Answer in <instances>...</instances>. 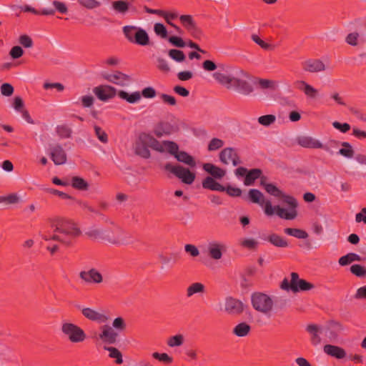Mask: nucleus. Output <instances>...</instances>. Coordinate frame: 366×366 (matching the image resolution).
I'll use <instances>...</instances> for the list:
<instances>
[{"label": "nucleus", "instance_id": "nucleus-1", "mask_svg": "<svg viewBox=\"0 0 366 366\" xmlns=\"http://www.w3.org/2000/svg\"><path fill=\"white\" fill-rule=\"evenodd\" d=\"M213 77L228 90H234L244 96H249L254 92L250 75L243 69H239L234 75L217 71L213 74Z\"/></svg>", "mask_w": 366, "mask_h": 366}, {"label": "nucleus", "instance_id": "nucleus-2", "mask_svg": "<svg viewBox=\"0 0 366 366\" xmlns=\"http://www.w3.org/2000/svg\"><path fill=\"white\" fill-rule=\"evenodd\" d=\"M109 227L104 228V242L112 245H125L130 242L131 237L114 221L109 217Z\"/></svg>", "mask_w": 366, "mask_h": 366}, {"label": "nucleus", "instance_id": "nucleus-3", "mask_svg": "<svg viewBox=\"0 0 366 366\" xmlns=\"http://www.w3.org/2000/svg\"><path fill=\"white\" fill-rule=\"evenodd\" d=\"M283 202L290 206L289 209L282 208L280 206L273 207L271 202L267 200L265 202L264 213L267 216H272L276 213L280 218L287 220L295 219L297 215L296 208L298 204L297 200L292 196H284Z\"/></svg>", "mask_w": 366, "mask_h": 366}, {"label": "nucleus", "instance_id": "nucleus-4", "mask_svg": "<svg viewBox=\"0 0 366 366\" xmlns=\"http://www.w3.org/2000/svg\"><path fill=\"white\" fill-rule=\"evenodd\" d=\"M50 224L54 232L63 234L67 239L77 237L81 234L77 224L69 219L56 217L50 219Z\"/></svg>", "mask_w": 366, "mask_h": 366}, {"label": "nucleus", "instance_id": "nucleus-5", "mask_svg": "<svg viewBox=\"0 0 366 366\" xmlns=\"http://www.w3.org/2000/svg\"><path fill=\"white\" fill-rule=\"evenodd\" d=\"M61 332L73 344L81 343L86 339V335L84 330L77 325L70 322H62Z\"/></svg>", "mask_w": 366, "mask_h": 366}, {"label": "nucleus", "instance_id": "nucleus-6", "mask_svg": "<svg viewBox=\"0 0 366 366\" xmlns=\"http://www.w3.org/2000/svg\"><path fill=\"white\" fill-rule=\"evenodd\" d=\"M280 287L286 291L292 290L293 292H297L312 290L315 285L303 279H300L297 272H292L290 282L287 278H285L280 285Z\"/></svg>", "mask_w": 366, "mask_h": 366}, {"label": "nucleus", "instance_id": "nucleus-7", "mask_svg": "<svg viewBox=\"0 0 366 366\" xmlns=\"http://www.w3.org/2000/svg\"><path fill=\"white\" fill-rule=\"evenodd\" d=\"M251 301L253 308L265 315H270L272 312L274 302L272 298L262 292H255L252 295Z\"/></svg>", "mask_w": 366, "mask_h": 366}, {"label": "nucleus", "instance_id": "nucleus-8", "mask_svg": "<svg viewBox=\"0 0 366 366\" xmlns=\"http://www.w3.org/2000/svg\"><path fill=\"white\" fill-rule=\"evenodd\" d=\"M164 167L165 170L172 172L184 184H191L195 179V174L190 172L189 169L184 168L182 166H173L170 163H167Z\"/></svg>", "mask_w": 366, "mask_h": 366}, {"label": "nucleus", "instance_id": "nucleus-9", "mask_svg": "<svg viewBox=\"0 0 366 366\" xmlns=\"http://www.w3.org/2000/svg\"><path fill=\"white\" fill-rule=\"evenodd\" d=\"M227 246L224 243L212 240L208 242L207 246V251L208 256L214 260H219L223 255V253L227 251Z\"/></svg>", "mask_w": 366, "mask_h": 366}, {"label": "nucleus", "instance_id": "nucleus-10", "mask_svg": "<svg viewBox=\"0 0 366 366\" xmlns=\"http://www.w3.org/2000/svg\"><path fill=\"white\" fill-rule=\"evenodd\" d=\"M244 306L242 301L228 297L224 301V310L230 315H239L244 311Z\"/></svg>", "mask_w": 366, "mask_h": 366}, {"label": "nucleus", "instance_id": "nucleus-11", "mask_svg": "<svg viewBox=\"0 0 366 366\" xmlns=\"http://www.w3.org/2000/svg\"><path fill=\"white\" fill-rule=\"evenodd\" d=\"M219 159L224 164H229L232 162V165L236 167L241 164L240 158L232 147H227L219 153Z\"/></svg>", "mask_w": 366, "mask_h": 366}, {"label": "nucleus", "instance_id": "nucleus-12", "mask_svg": "<svg viewBox=\"0 0 366 366\" xmlns=\"http://www.w3.org/2000/svg\"><path fill=\"white\" fill-rule=\"evenodd\" d=\"M302 68L307 73H320L326 70L324 62L319 59H308L302 63Z\"/></svg>", "mask_w": 366, "mask_h": 366}, {"label": "nucleus", "instance_id": "nucleus-13", "mask_svg": "<svg viewBox=\"0 0 366 366\" xmlns=\"http://www.w3.org/2000/svg\"><path fill=\"white\" fill-rule=\"evenodd\" d=\"M79 276L84 282L87 284H100L103 282L102 274L95 268L81 271Z\"/></svg>", "mask_w": 366, "mask_h": 366}, {"label": "nucleus", "instance_id": "nucleus-14", "mask_svg": "<svg viewBox=\"0 0 366 366\" xmlns=\"http://www.w3.org/2000/svg\"><path fill=\"white\" fill-rule=\"evenodd\" d=\"M94 93L102 101H107L114 97L117 94V89L109 85H102L94 89Z\"/></svg>", "mask_w": 366, "mask_h": 366}, {"label": "nucleus", "instance_id": "nucleus-15", "mask_svg": "<svg viewBox=\"0 0 366 366\" xmlns=\"http://www.w3.org/2000/svg\"><path fill=\"white\" fill-rule=\"evenodd\" d=\"M104 79L117 85L124 86L130 81V76L119 71L104 75Z\"/></svg>", "mask_w": 366, "mask_h": 366}, {"label": "nucleus", "instance_id": "nucleus-16", "mask_svg": "<svg viewBox=\"0 0 366 366\" xmlns=\"http://www.w3.org/2000/svg\"><path fill=\"white\" fill-rule=\"evenodd\" d=\"M299 145L305 148L325 149L329 151L327 147H325L319 140L310 136H301L297 139Z\"/></svg>", "mask_w": 366, "mask_h": 366}, {"label": "nucleus", "instance_id": "nucleus-17", "mask_svg": "<svg viewBox=\"0 0 366 366\" xmlns=\"http://www.w3.org/2000/svg\"><path fill=\"white\" fill-rule=\"evenodd\" d=\"M81 311L83 316L91 321L104 323L109 320V317L105 314L99 312L92 308L84 307L81 309Z\"/></svg>", "mask_w": 366, "mask_h": 366}, {"label": "nucleus", "instance_id": "nucleus-18", "mask_svg": "<svg viewBox=\"0 0 366 366\" xmlns=\"http://www.w3.org/2000/svg\"><path fill=\"white\" fill-rule=\"evenodd\" d=\"M343 330L344 327L340 322L330 321L326 327V335L330 341L335 342Z\"/></svg>", "mask_w": 366, "mask_h": 366}, {"label": "nucleus", "instance_id": "nucleus-19", "mask_svg": "<svg viewBox=\"0 0 366 366\" xmlns=\"http://www.w3.org/2000/svg\"><path fill=\"white\" fill-rule=\"evenodd\" d=\"M50 157L56 165L64 164L67 160L66 152L59 144L50 148Z\"/></svg>", "mask_w": 366, "mask_h": 366}, {"label": "nucleus", "instance_id": "nucleus-20", "mask_svg": "<svg viewBox=\"0 0 366 366\" xmlns=\"http://www.w3.org/2000/svg\"><path fill=\"white\" fill-rule=\"evenodd\" d=\"M295 86L297 89L302 91L305 95L312 99H317L319 96V91L309 84L305 80H297L295 82Z\"/></svg>", "mask_w": 366, "mask_h": 366}, {"label": "nucleus", "instance_id": "nucleus-21", "mask_svg": "<svg viewBox=\"0 0 366 366\" xmlns=\"http://www.w3.org/2000/svg\"><path fill=\"white\" fill-rule=\"evenodd\" d=\"M101 333L99 338L104 343L114 344L117 342L118 334L109 325H104L100 327Z\"/></svg>", "mask_w": 366, "mask_h": 366}, {"label": "nucleus", "instance_id": "nucleus-22", "mask_svg": "<svg viewBox=\"0 0 366 366\" xmlns=\"http://www.w3.org/2000/svg\"><path fill=\"white\" fill-rule=\"evenodd\" d=\"M265 240L276 247L287 248L289 247L288 241L283 237L276 233L269 234L266 237Z\"/></svg>", "mask_w": 366, "mask_h": 366}, {"label": "nucleus", "instance_id": "nucleus-23", "mask_svg": "<svg viewBox=\"0 0 366 366\" xmlns=\"http://www.w3.org/2000/svg\"><path fill=\"white\" fill-rule=\"evenodd\" d=\"M323 350L327 355L337 359L345 358L347 355V353L343 348L336 345H326L324 346Z\"/></svg>", "mask_w": 366, "mask_h": 366}, {"label": "nucleus", "instance_id": "nucleus-24", "mask_svg": "<svg viewBox=\"0 0 366 366\" xmlns=\"http://www.w3.org/2000/svg\"><path fill=\"white\" fill-rule=\"evenodd\" d=\"M306 330L310 335V342L313 345L317 346L321 343V330L319 326L315 324H310L307 326Z\"/></svg>", "mask_w": 366, "mask_h": 366}, {"label": "nucleus", "instance_id": "nucleus-25", "mask_svg": "<svg viewBox=\"0 0 366 366\" xmlns=\"http://www.w3.org/2000/svg\"><path fill=\"white\" fill-rule=\"evenodd\" d=\"M145 11L148 14H158V15H160V16H162L164 19L166 20V21L169 24L171 25L172 26H173L176 31L177 32H180L181 31V29L179 26H177V25L174 24L173 23H170L169 21V19L171 18V19H175L177 17V14H167L165 13L164 11H162V10H157V9H149L148 8L147 6H144V7Z\"/></svg>", "mask_w": 366, "mask_h": 366}, {"label": "nucleus", "instance_id": "nucleus-26", "mask_svg": "<svg viewBox=\"0 0 366 366\" xmlns=\"http://www.w3.org/2000/svg\"><path fill=\"white\" fill-rule=\"evenodd\" d=\"M202 167L205 172H208L212 177L216 179H222L226 174L225 170L211 163H205Z\"/></svg>", "mask_w": 366, "mask_h": 366}, {"label": "nucleus", "instance_id": "nucleus-27", "mask_svg": "<svg viewBox=\"0 0 366 366\" xmlns=\"http://www.w3.org/2000/svg\"><path fill=\"white\" fill-rule=\"evenodd\" d=\"M149 37L147 31L142 28H138L137 31H135V36L132 43L140 46H147L149 44Z\"/></svg>", "mask_w": 366, "mask_h": 366}, {"label": "nucleus", "instance_id": "nucleus-28", "mask_svg": "<svg viewBox=\"0 0 366 366\" xmlns=\"http://www.w3.org/2000/svg\"><path fill=\"white\" fill-rule=\"evenodd\" d=\"M202 187L204 189L212 191L224 192L225 187L216 182L213 177H207L202 182Z\"/></svg>", "mask_w": 366, "mask_h": 366}, {"label": "nucleus", "instance_id": "nucleus-29", "mask_svg": "<svg viewBox=\"0 0 366 366\" xmlns=\"http://www.w3.org/2000/svg\"><path fill=\"white\" fill-rule=\"evenodd\" d=\"M251 331V327L247 322H240L237 324L232 330V333L238 337L247 336Z\"/></svg>", "mask_w": 366, "mask_h": 366}, {"label": "nucleus", "instance_id": "nucleus-30", "mask_svg": "<svg viewBox=\"0 0 366 366\" xmlns=\"http://www.w3.org/2000/svg\"><path fill=\"white\" fill-rule=\"evenodd\" d=\"M173 132L172 126L167 122H160L154 129V134L161 137L165 134H170Z\"/></svg>", "mask_w": 366, "mask_h": 366}, {"label": "nucleus", "instance_id": "nucleus-31", "mask_svg": "<svg viewBox=\"0 0 366 366\" xmlns=\"http://www.w3.org/2000/svg\"><path fill=\"white\" fill-rule=\"evenodd\" d=\"M262 174L260 169H252L247 172L245 176L244 184L247 186L252 185L256 179L259 178Z\"/></svg>", "mask_w": 366, "mask_h": 366}, {"label": "nucleus", "instance_id": "nucleus-32", "mask_svg": "<svg viewBox=\"0 0 366 366\" xmlns=\"http://www.w3.org/2000/svg\"><path fill=\"white\" fill-rule=\"evenodd\" d=\"M249 197L253 203L259 204L262 206L265 205L267 201L264 200L263 194L258 189H252L249 191Z\"/></svg>", "mask_w": 366, "mask_h": 366}, {"label": "nucleus", "instance_id": "nucleus-33", "mask_svg": "<svg viewBox=\"0 0 366 366\" xmlns=\"http://www.w3.org/2000/svg\"><path fill=\"white\" fill-rule=\"evenodd\" d=\"M175 158L180 162L189 165L191 167L196 166V162L194 159L186 152H179Z\"/></svg>", "mask_w": 366, "mask_h": 366}, {"label": "nucleus", "instance_id": "nucleus-34", "mask_svg": "<svg viewBox=\"0 0 366 366\" xmlns=\"http://www.w3.org/2000/svg\"><path fill=\"white\" fill-rule=\"evenodd\" d=\"M86 235L92 240L104 241V228L92 227L86 232Z\"/></svg>", "mask_w": 366, "mask_h": 366}, {"label": "nucleus", "instance_id": "nucleus-35", "mask_svg": "<svg viewBox=\"0 0 366 366\" xmlns=\"http://www.w3.org/2000/svg\"><path fill=\"white\" fill-rule=\"evenodd\" d=\"M76 203L79 204L81 207L87 209L89 212L98 216L103 222H109V217L104 214L99 212V211H97V207H92L81 200H76Z\"/></svg>", "mask_w": 366, "mask_h": 366}, {"label": "nucleus", "instance_id": "nucleus-36", "mask_svg": "<svg viewBox=\"0 0 366 366\" xmlns=\"http://www.w3.org/2000/svg\"><path fill=\"white\" fill-rule=\"evenodd\" d=\"M118 95L121 99H124L131 104L135 103L141 99L140 93L138 92L129 94L124 91H119L118 92Z\"/></svg>", "mask_w": 366, "mask_h": 366}, {"label": "nucleus", "instance_id": "nucleus-37", "mask_svg": "<svg viewBox=\"0 0 366 366\" xmlns=\"http://www.w3.org/2000/svg\"><path fill=\"white\" fill-rule=\"evenodd\" d=\"M71 186L73 188L81 191H86L89 189V184L83 178L78 176L71 178Z\"/></svg>", "mask_w": 366, "mask_h": 366}, {"label": "nucleus", "instance_id": "nucleus-38", "mask_svg": "<svg viewBox=\"0 0 366 366\" xmlns=\"http://www.w3.org/2000/svg\"><path fill=\"white\" fill-rule=\"evenodd\" d=\"M205 291V287L202 283L195 282L190 285L187 289V296L188 297H192L197 293H204Z\"/></svg>", "mask_w": 366, "mask_h": 366}, {"label": "nucleus", "instance_id": "nucleus-39", "mask_svg": "<svg viewBox=\"0 0 366 366\" xmlns=\"http://www.w3.org/2000/svg\"><path fill=\"white\" fill-rule=\"evenodd\" d=\"M362 259L360 257V256H359L358 254H355V253H348L347 254L345 255V256H342L341 257L339 260H338V262L340 265L342 266H345V265H347L350 263H352V262H355V261H361Z\"/></svg>", "mask_w": 366, "mask_h": 366}, {"label": "nucleus", "instance_id": "nucleus-40", "mask_svg": "<svg viewBox=\"0 0 366 366\" xmlns=\"http://www.w3.org/2000/svg\"><path fill=\"white\" fill-rule=\"evenodd\" d=\"M285 234L293 236L298 239H306L308 237V233L301 229L297 228H286L284 229Z\"/></svg>", "mask_w": 366, "mask_h": 366}, {"label": "nucleus", "instance_id": "nucleus-41", "mask_svg": "<svg viewBox=\"0 0 366 366\" xmlns=\"http://www.w3.org/2000/svg\"><path fill=\"white\" fill-rule=\"evenodd\" d=\"M112 8L116 12L125 14L129 11V3L122 0L115 1L112 2Z\"/></svg>", "mask_w": 366, "mask_h": 366}, {"label": "nucleus", "instance_id": "nucleus-42", "mask_svg": "<svg viewBox=\"0 0 366 366\" xmlns=\"http://www.w3.org/2000/svg\"><path fill=\"white\" fill-rule=\"evenodd\" d=\"M135 153L144 159L150 157V152L148 147L139 140L136 143Z\"/></svg>", "mask_w": 366, "mask_h": 366}, {"label": "nucleus", "instance_id": "nucleus-43", "mask_svg": "<svg viewBox=\"0 0 366 366\" xmlns=\"http://www.w3.org/2000/svg\"><path fill=\"white\" fill-rule=\"evenodd\" d=\"M104 349L109 352L110 358L115 359L117 364L120 365L123 362L122 355L118 349L114 347H104Z\"/></svg>", "mask_w": 366, "mask_h": 366}, {"label": "nucleus", "instance_id": "nucleus-44", "mask_svg": "<svg viewBox=\"0 0 366 366\" xmlns=\"http://www.w3.org/2000/svg\"><path fill=\"white\" fill-rule=\"evenodd\" d=\"M184 342V337L182 334H178L174 336H172L168 338L167 341V344L170 347H180L183 345Z\"/></svg>", "mask_w": 366, "mask_h": 366}, {"label": "nucleus", "instance_id": "nucleus-45", "mask_svg": "<svg viewBox=\"0 0 366 366\" xmlns=\"http://www.w3.org/2000/svg\"><path fill=\"white\" fill-rule=\"evenodd\" d=\"M45 191L51 194L58 195L59 197H61L62 199H66L70 201L69 204H72L73 203L76 202L77 199H76L74 197L64 193L63 192L59 191L55 189L52 188H46Z\"/></svg>", "mask_w": 366, "mask_h": 366}, {"label": "nucleus", "instance_id": "nucleus-46", "mask_svg": "<svg viewBox=\"0 0 366 366\" xmlns=\"http://www.w3.org/2000/svg\"><path fill=\"white\" fill-rule=\"evenodd\" d=\"M77 2L83 7L87 9H95L102 6L99 0H76Z\"/></svg>", "mask_w": 366, "mask_h": 366}, {"label": "nucleus", "instance_id": "nucleus-47", "mask_svg": "<svg viewBox=\"0 0 366 366\" xmlns=\"http://www.w3.org/2000/svg\"><path fill=\"white\" fill-rule=\"evenodd\" d=\"M169 56L177 62H183L186 59L184 53L179 49H172L168 51Z\"/></svg>", "mask_w": 366, "mask_h": 366}, {"label": "nucleus", "instance_id": "nucleus-48", "mask_svg": "<svg viewBox=\"0 0 366 366\" xmlns=\"http://www.w3.org/2000/svg\"><path fill=\"white\" fill-rule=\"evenodd\" d=\"M163 148H164V152L167 151L170 154L173 155V156H176L177 154L179 152V147L178 145L174 142H171V141H164L163 142Z\"/></svg>", "mask_w": 366, "mask_h": 366}, {"label": "nucleus", "instance_id": "nucleus-49", "mask_svg": "<svg viewBox=\"0 0 366 366\" xmlns=\"http://www.w3.org/2000/svg\"><path fill=\"white\" fill-rule=\"evenodd\" d=\"M264 189L269 194L276 197H280L282 199V200H284V196H288L287 194L283 193L280 189H279L275 185L272 184L265 185Z\"/></svg>", "mask_w": 366, "mask_h": 366}, {"label": "nucleus", "instance_id": "nucleus-50", "mask_svg": "<svg viewBox=\"0 0 366 366\" xmlns=\"http://www.w3.org/2000/svg\"><path fill=\"white\" fill-rule=\"evenodd\" d=\"M258 123L264 127H269L276 121V117L273 114H267L261 116L257 119Z\"/></svg>", "mask_w": 366, "mask_h": 366}, {"label": "nucleus", "instance_id": "nucleus-51", "mask_svg": "<svg viewBox=\"0 0 366 366\" xmlns=\"http://www.w3.org/2000/svg\"><path fill=\"white\" fill-rule=\"evenodd\" d=\"M341 144L344 148L339 150V154L347 158L352 157L355 152L351 144L348 142H342Z\"/></svg>", "mask_w": 366, "mask_h": 366}, {"label": "nucleus", "instance_id": "nucleus-52", "mask_svg": "<svg viewBox=\"0 0 366 366\" xmlns=\"http://www.w3.org/2000/svg\"><path fill=\"white\" fill-rule=\"evenodd\" d=\"M22 10L24 11H25V12H31V13H33L34 14H36V15H39V14H41V15H54V13H55V11L54 9H44L41 11H38L34 8H33V7H31L30 6H28V5H25L22 8Z\"/></svg>", "mask_w": 366, "mask_h": 366}, {"label": "nucleus", "instance_id": "nucleus-53", "mask_svg": "<svg viewBox=\"0 0 366 366\" xmlns=\"http://www.w3.org/2000/svg\"><path fill=\"white\" fill-rule=\"evenodd\" d=\"M19 202L20 198L15 193H11L6 196L0 197V202H6L9 204H14L19 203Z\"/></svg>", "mask_w": 366, "mask_h": 366}, {"label": "nucleus", "instance_id": "nucleus-54", "mask_svg": "<svg viewBox=\"0 0 366 366\" xmlns=\"http://www.w3.org/2000/svg\"><path fill=\"white\" fill-rule=\"evenodd\" d=\"M350 272L358 277H366V268L360 264H353L350 267Z\"/></svg>", "mask_w": 366, "mask_h": 366}, {"label": "nucleus", "instance_id": "nucleus-55", "mask_svg": "<svg viewBox=\"0 0 366 366\" xmlns=\"http://www.w3.org/2000/svg\"><path fill=\"white\" fill-rule=\"evenodd\" d=\"M154 31L155 34L162 39H167L168 36V32L163 24L156 23L154 26Z\"/></svg>", "mask_w": 366, "mask_h": 366}, {"label": "nucleus", "instance_id": "nucleus-56", "mask_svg": "<svg viewBox=\"0 0 366 366\" xmlns=\"http://www.w3.org/2000/svg\"><path fill=\"white\" fill-rule=\"evenodd\" d=\"M179 20L186 30L189 29L196 24L191 15H181Z\"/></svg>", "mask_w": 366, "mask_h": 366}, {"label": "nucleus", "instance_id": "nucleus-57", "mask_svg": "<svg viewBox=\"0 0 366 366\" xmlns=\"http://www.w3.org/2000/svg\"><path fill=\"white\" fill-rule=\"evenodd\" d=\"M94 132L98 139L103 144L108 142V136L107 133L99 126L94 127Z\"/></svg>", "mask_w": 366, "mask_h": 366}, {"label": "nucleus", "instance_id": "nucleus-58", "mask_svg": "<svg viewBox=\"0 0 366 366\" xmlns=\"http://www.w3.org/2000/svg\"><path fill=\"white\" fill-rule=\"evenodd\" d=\"M137 29L138 27H136L134 26H126L123 28L124 34L126 38L130 42H133L135 36V31H137Z\"/></svg>", "mask_w": 366, "mask_h": 366}, {"label": "nucleus", "instance_id": "nucleus-59", "mask_svg": "<svg viewBox=\"0 0 366 366\" xmlns=\"http://www.w3.org/2000/svg\"><path fill=\"white\" fill-rule=\"evenodd\" d=\"M152 357L165 364H171L173 361L172 357L167 353H159L156 352L152 353Z\"/></svg>", "mask_w": 366, "mask_h": 366}, {"label": "nucleus", "instance_id": "nucleus-60", "mask_svg": "<svg viewBox=\"0 0 366 366\" xmlns=\"http://www.w3.org/2000/svg\"><path fill=\"white\" fill-rule=\"evenodd\" d=\"M58 135L62 138H69L71 134V129L66 125H60L56 127Z\"/></svg>", "mask_w": 366, "mask_h": 366}, {"label": "nucleus", "instance_id": "nucleus-61", "mask_svg": "<svg viewBox=\"0 0 366 366\" xmlns=\"http://www.w3.org/2000/svg\"><path fill=\"white\" fill-rule=\"evenodd\" d=\"M251 38H252L253 41H254L257 44H258L263 49L272 50L273 49V46L271 44L264 41L257 34H252Z\"/></svg>", "mask_w": 366, "mask_h": 366}, {"label": "nucleus", "instance_id": "nucleus-62", "mask_svg": "<svg viewBox=\"0 0 366 366\" xmlns=\"http://www.w3.org/2000/svg\"><path fill=\"white\" fill-rule=\"evenodd\" d=\"M224 145V142L218 138H213L210 140L208 144L209 151H215L220 149Z\"/></svg>", "mask_w": 366, "mask_h": 366}, {"label": "nucleus", "instance_id": "nucleus-63", "mask_svg": "<svg viewBox=\"0 0 366 366\" xmlns=\"http://www.w3.org/2000/svg\"><path fill=\"white\" fill-rule=\"evenodd\" d=\"M259 85L262 89H276V82L267 79H260L259 80Z\"/></svg>", "mask_w": 366, "mask_h": 366}, {"label": "nucleus", "instance_id": "nucleus-64", "mask_svg": "<svg viewBox=\"0 0 366 366\" xmlns=\"http://www.w3.org/2000/svg\"><path fill=\"white\" fill-rule=\"evenodd\" d=\"M19 44L24 48H31L33 46V41L27 34H22L19 38Z\"/></svg>", "mask_w": 366, "mask_h": 366}]
</instances>
